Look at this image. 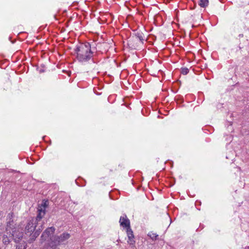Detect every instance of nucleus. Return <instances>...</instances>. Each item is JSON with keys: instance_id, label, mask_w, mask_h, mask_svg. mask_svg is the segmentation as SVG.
<instances>
[{"instance_id": "obj_8", "label": "nucleus", "mask_w": 249, "mask_h": 249, "mask_svg": "<svg viewBox=\"0 0 249 249\" xmlns=\"http://www.w3.org/2000/svg\"><path fill=\"white\" fill-rule=\"evenodd\" d=\"M126 232L128 238L127 242L130 245H133L135 243V241L134 240V236L133 235V231L131 229L130 227L126 229Z\"/></svg>"}, {"instance_id": "obj_5", "label": "nucleus", "mask_w": 249, "mask_h": 249, "mask_svg": "<svg viewBox=\"0 0 249 249\" xmlns=\"http://www.w3.org/2000/svg\"><path fill=\"white\" fill-rule=\"evenodd\" d=\"M13 213H8L7 217V222H6V227L5 229L6 232H8L11 231L12 232V231H16L15 230V224L14 221L13 220Z\"/></svg>"}, {"instance_id": "obj_6", "label": "nucleus", "mask_w": 249, "mask_h": 249, "mask_svg": "<svg viewBox=\"0 0 249 249\" xmlns=\"http://www.w3.org/2000/svg\"><path fill=\"white\" fill-rule=\"evenodd\" d=\"M70 237V235L69 233L64 232L56 237L55 242L58 244H61L68 239Z\"/></svg>"}, {"instance_id": "obj_7", "label": "nucleus", "mask_w": 249, "mask_h": 249, "mask_svg": "<svg viewBox=\"0 0 249 249\" xmlns=\"http://www.w3.org/2000/svg\"><path fill=\"white\" fill-rule=\"evenodd\" d=\"M119 223L121 226L123 228H126V229L130 227V221L127 218L126 215H124L123 216H121L119 220Z\"/></svg>"}, {"instance_id": "obj_21", "label": "nucleus", "mask_w": 249, "mask_h": 249, "mask_svg": "<svg viewBox=\"0 0 249 249\" xmlns=\"http://www.w3.org/2000/svg\"><path fill=\"white\" fill-rule=\"evenodd\" d=\"M0 249H1L0 248Z\"/></svg>"}, {"instance_id": "obj_19", "label": "nucleus", "mask_w": 249, "mask_h": 249, "mask_svg": "<svg viewBox=\"0 0 249 249\" xmlns=\"http://www.w3.org/2000/svg\"><path fill=\"white\" fill-rule=\"evenodd\" d=\"M249 249V247L246 248V249Z\"/></svg>"}, {"instance_id": "obj_4", "label": "nucleus", "mask_w": 249, "mask_h": 249, "mask_svg": "<svg viewBox=\"0 0 249 249\" xmlns=\"http://www.w3.org/2000/svg\"><path fill=\"white\" fill-rule=\"evenodd\" d=\"M13 237L15 242H18L19 240L23 237V233L22 232H19L18 231H11L6 232L2 236V242L5 245L8 244L10 242V239Z\"/></svg>"}, {"instance_id": "obj_2", "label": "nucleus", "mask_w": 249, "mask_h": 249, "mask_svg": "<svg viewBox=\"0 0 249 249\" xmlns=\"http://www.w3.org/2000/svg\"><path fill=\"white\" fill-rule=\"evenodd\" d=\"M46 207V202H44L41 204V206L39 207L38 208V214L36 218H32L33 220H35L36 222L39 224L38 228L37 229L36 231H35L34 234H33V238L32 239V241H34L36 238L39 235L41 231L43 229V224L44 223L42 220V217L44 216L45 214V208Z\"/></svg>"}, {"instance_id": "obj_3", "label": "nucleus", "mask_w": 249, "mask_h": 249, "mask_svg": "<svg viewBox=\"0 0 249 249\" xmlns=\"http://www.w3.org/2000/svg\"><path fill=\"white\" fill-rule=\"evenodd\" d=\"M39 226L40 225L38 224L35 220H33L32 218L29 219L25 227L24 233L22 232L23 233V238H26L28 236H30L28 242L30 243H32L34 241L32 240L33 237V235Z\"/></svg>"}, {"instance_id": "obj_18", "label": "nucleus", "mask_w": 249, "mask_h": 249, "mask_svg": "<svg viewBox=\"0 0 249 249\" xmlns=\"http://www.w3.org/2000/svg\"><path fill=\"white\" fill-rule=\"evenodd\" d=\"M249 249V247L246 248V249Z\"/></svg>"}, {"instance_id": "obj_1", "label": "nucleus", "mask_w": 249, "mask_h": 249, "mask_svg": "<svg viewBox=\"0 0 249 249\" xmlns=\"http://www.w3.org/2000/svg\"><path fill=\"white\" fill-rule=\"evenodd\" d=\"M74 52L78 62L83 64L92 61L94 55V48L89 42L78 44L74 48Z\"/></svg>"}, {"instance_id": "obj_9", "label": "nucleus", "mask_w": 249, "mask_h": 249, "mask_svg": "<svg viewBox=\"0 0 249 249\" xmlns=\"http://www.w3.org/2000/svg\"><path fill=\"white\" fill-rule=\"evenodd\" d=\"M55 229L54 227H50L49 228H47L45 231L47 233H48V235L50 237L51 234H53L54 232Z\"/></svg>"}, {"instance_id": "obj_12", "label": "nucleus", "mask_w": 249, "mask_h": 249, "mask_svg": "<svg viewBox=\"0 0 249 249\" xmlns=\"http://www.w3.org/2000/svg\"><path fill=\"white\" fill-rule=\"evenodd\" d=\"M148 236H149L152 240H155L158 235L155 233L150 232L148 234Z\"/></svg>"}, {"instance_id": "obj_15", "label": "nucleus", "mask_w": 249, "mask_h": 249, "mask_svg": "<svg viewBox=\"0 0 249 249\" xmlns=\"http://www.w3.org/2000/svg\"><path fill=\"white\" fill-rule=\"evenodd\" d=\"M189 72V69L187 68H183L181 69V73L184 75L187 74Z\"/></svg>"}, {"instance_id": "obj_16", "label": "nucleus", "mask_w": 249, "mask_h": 249, "mask_svg": "<svg viewBox=\"0 0 249 249\" xmlns=\"http://www.w3.org/2000/svg\"><path fill=\"white\" fill-rule=\"evenodd\" d=\"M53 249H60L57 247H55L53 248Z\"/></svg>"}, {"instance_id": "obj_10", "label": "nucleus", "mask_w": 249, "mask_h": 249, "mask_svg": "<svg viewBox=\"0 0 249 249\" xmlns=\"http://www.w3.org/2000/svg\"><path fill=\"white\" fill-rule=\"evenodd\" d=\"M208 0H200L199 5L201 7H205L208 5Z\"/></svg>"}, {"instance_id": "obj_20", "label": "nucleus", "mask_w": 249, "mask_h": 249, "mask_svg": "<svg viewBox=\"0 0 249 249\" xmlns=\"http://www.w3.org/2000/svg\"><path fill=\"white\" fill-rule=\"evenodd\" d=\"M249 249V247L246 248V249Z\"/></svg>"}, {"instance_id": "obj_11", "label": "nucleus", "mask_w": 249, "mask_h": 249, "mask_svg": "<svg viewBox=\"0 0 249 249\" xmlns=\"http://www.w3.org/2000/svg\"><path fill=\"white\" fill-rule=\"evenodd\" d=\"M50 238V236L48 235V233L44 231L42 234L41 238L42 241H46Z\"/></svg>"}, {"instance_id": "obj_17", "label": "nucleus", "mask_w": 249, "mask_h": 249, "mask_svg": "<svg viewBox=\"0 0 249 249\" xmlns=\"http://www.w3.org/2000/svg\"><path fill=\"white\" fill-rule=\"evenodd\" d=\"M249 249V247L246 248V249Z\"/></svg>"}, {"instance_id": "obj_13", "label": "nucleus", "mask_w": 249, "mask_h": 249, "mask_svg": "<svg viewBox=\"0 0 249 249\" xmlns=\"http://www.w3.org/2000/svg\"><path fill=\"white\" fill-rule=\"evenodd\" d=\"M135 37H136V39L139 40L140 41H142L143 40V36H142V34H141V33H137L135 35Z\"/></svg>"}, {"instance_id": "obj_14", "label": "nucleus", "mask_w": 249, "mask_h": 249, "mask_svg": "<svg viewBox=\"0 0 249 249\" xmlns=\"http://www.w3.org/2000/svg\"><path fill=\"white\" fill-rule=\"evenodd\" d=\"M26 249V245H25V243H24L23 244H19V245H17V248H16V249Z\"/></svg>"}]
</instances>
